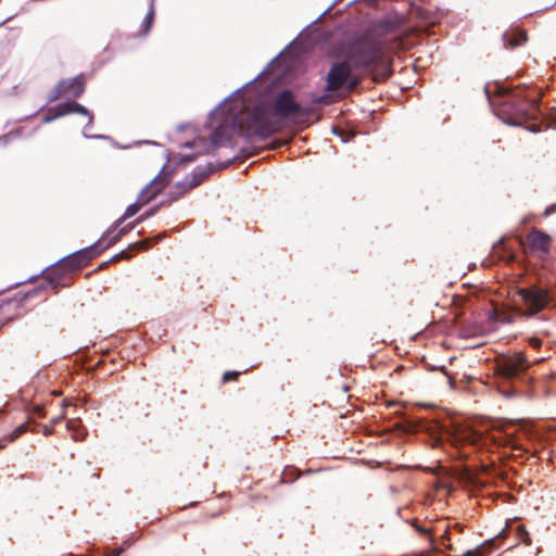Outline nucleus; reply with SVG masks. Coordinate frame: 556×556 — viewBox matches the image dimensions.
<instances>
[{
  "label": "nucleus",
  "instance_id": "obj_33",
  "mask_svg": "<svg viewBox=\"0 0 556 556\" xmlns=\"http://www.w3.org/2000/svg\"><path fill=\"white\" fill-rule=\"evenodd\" d=\"M56 118H59V117L56 116V113H55V112H52V111H51V108H50V109H49V111H48V113L43 116L42 122H43L45 124H48V123L53 122V121H54V119H56Z\"/></svg>",
  "mask_w": 556,
  "mask_h": 556
},
{
  "label": "nucleus",
  "instance_id": "obj_2",
  "mask_svg": "<svg viewBox=\"0 0 556 556\" xmlns=\"http://www.w3.org/2000/svg\"><path fill=\"white\" fill-rule=\"evenodd\" d=\"M400 427L406 433L426 432L433 440L434 444H442L444 441H447L455 447L466 444L481 447L490 442L496 446L519 448L515 443V438L503 431L483 435L469 427H463L454 422L446 425L444 421L437 419H413L408 417H403Z\"/></svg>",
  "mask_w": 556,
  "mask_h": 556
},
{
  "label": "nucleus",
  "instance_id": "obj_48",
  "mask_svg": "<svg viewBox=\"0 0 556 556\" xmlns=\"http://www.w3.org/2000/svg\"><path fill=\"white\" fill-rule=\"evenodd\" d=\"M447 534H448V533H447V531L445 530V531H444V534L442 535V538H443L444 540H445V539H447Z\"/></svg>",
  "mask_w": 556,
  "mask_h": 556
},
{
  "label": "nucleus",
  "instance_id": "obj_18",
  "mask_svg": "<svg viewBox=\"0 0 556 556\" xmlns=\"http://www.w3.org/2000/svg\"><path fill=\"white\" fill-rule=\"evenodd\" d=\"M200 142L203 144V149L201 151H199L198 153L184 155L179 161L180 164L194 162L197 156L200 154H214L215 150L217 149V148H208V144L211 143V141L208 142L205 138H200Z\"/></svg>",
  "mask_w": 556,
  "mask_h": 556
},
{
  "label": "nucleus",
  "instance_id": "obj_26",
  "mask_svg": "<svg viewBox=\"0 0 556 556\" xmlns=\"http://www.w3.org/2000/svg\"><path fill=\"white\" fill-rule=\"evenodd\" d=\"M140 223H137V219L134 222V223H129L127 224L126 226L124 227H118L116 229V232H117V236H119V238H122L123 236H125L126 233H128L130 230H132L137 225H139Z\"/></svg>",
  "mask_w": 556,
  "mask_h": 556
},
{
  "label": "nucleus",
  "instance_id": "obj_31",
  "mask_svg": "<svg viewBox=\"0 0 556 556\" xmlns=\"http://www.w3.org/2000/svg\"><path fill=\"white\" fill-rule=\"evenodd\" d=\"M262 75H263V72H260V73L257 74V76H256L254 79H252V80L248 81V83H247V84H244L242 87H240V88H238L237 90H235V91H233L229 97L225 98V99H224V101H223L222 103H223V104H224V103H226V102L228 101V99H229V98H231L232 96H235V94L239 93L243 88H245L247 86H249V85H251L252 83H254V81H255L258 77H261Z\"/></svg>",
  "mask_w": 556,
  "mask_h": 556
},
{
  "label": "nucleus",
  "instance_id": "obj_19",
  "mask_svg": "<svg viewBox=\"0 0 556 556\" xmlns=\"http://www.w3.org/2000/svg\"><path fill=\"white\" fill-rule=\"evenodd\" d=\"M66 428L72 432V437L75 441L84 440L87 434L86 429L80 425L78 420L75 419H70L66 424Z\"/></svg>",
  "mask_w": 556,
  "mask_h": 556
},
{
  "label": "nucleus",
  "instance_id": "obj_38",
  "mask_svg": "<svg viewBox=\"0 0 556 556\" xmlns=\"http://www.w3.org/2000/svg\"><path fill=\"white\" fill-rule=\"evenodd\" d=\"M127 257H128L127 253H126L125 251H122V252H119V253L115 254V255L112 257V260H113V261H116V260H119V258H127Z\"/></svg>",
  "mask_w": 556,
  "mask_h": 556
},
{
  "label": "nucleus",
  "instance_id": "obj_9",
  "mask_svg": "<svg viewBox=\"0 0 556 556\" xmlns=\"http://www.w3.org/2000/svg\"><path fill=\"white\" fill-rule=\"evenodd\" d=\"M528 367L529 364L521 354L504 356L496 364V374L505 380H513L519 378Z\"/></svg>",
  "mask_w": 556,
  "mask_h": 556
},
{
  "label": "nucleus",
  "instance_id": "obj_41",
  "mask_svg": "<svg viewBox=\"0 0 556 556\" xmlns=\"http://www.w3.org/2000/svg\"><path fill=\"white\" fill-rule=\"evenodd\" d=\"M333 5H334V3L330 4L327 9H325V11H324L321 14H319V16H318L315 21H318V20H319V18H321L325 14H327V13L331 10V8H332Z\"/></svg>",
  "mask_w": 556,
  "mask_h": 556
},
{
  "label": "nucleus",
  "instance_id": "obj_21",
  "mask_svg": "<svg viewBox=\"0 0 556 556\" xmlns=\"http://www.w3.org/2000/svg\"><path fill=\"white\" fill-rule=\"evenodd\" d=\"M72 113H77V114L87 116L88 117V126H93L92 113L87 108L81 105L80 103H78L76 101H72Z\"/></svg>",
  "mask_w": 556,
  "mask_h": 556
},
{
  "label": "nucleus",
  "instance_id": "obj_36",
  "mask_svg": "<svg viewBox=\"0 0 556 556\" xmlns=\"http://www.w3.org/2000/svg\"><path fill=\"white\" fill-rule=\"evenodd\" d=\"M413 527H414V528H415V530H416L417 532H419L420 534H429V533H430L428 529H426V528H424V527H421V526H419V525H417V523H413Z\"/></svg>",
  "mask_w": 556,
  "mask_h": 556
},
{
  "label": "nucleus",
  "instance_id": "obj_50",
  "mask_svg": "<svg viewBox=\"0 0 556 556\" xmlns=\"http://www.w3.org/2000/svg\"><path fill=\"white\" fill-rule=\"evenodd\" d=\"M148 143H151V144H156L155 141H147Z\"/></svg>",
  "mask_w": 556,
  "mask_h": 556
},
{
  "label": "nucleus",
  "instance_id": "obj_37",
  "mask_svg": "<svg viewBox=\"0 0 556 556\" xmlns=\"http://www.w3.org/2000/svg\"><path fill=\"white\" fill-rule=\"evenodd\" d=\"M200 146L203 148V144L200 142V139L198 141H187L186 143H184L185 148H192V147H200Z\"/></svg>",
  "mask_w": 556,
  "mask_h": 556
},
{
  "label": "nucleus",
  "instance_id": "obj_32",
  "mask_svg": "<svg viewBox=\"0 0 556 556\" xmlns=\"http://www.w3.org/2000/svg\"><path fill=\"white\" fill-rule=\"evenodd\" d=\"M240 375L239 371H226L223 375V382H228L230 380H235Z\"/></svg>",
  "mask_w": 556,
  "mask_h": 556
},
{
  "label": "nucleus",
  "instance_id": "obj_40",
  "mask_svg": "<svg viewBox=\"0 0 556 556\" xmlns=\"http://www.w3.org/2000/svg\"><path fill=\"white\" fill-rule=\"evenodd\" d=\"M34 413H36L39 417H43L45 416L42 408L39 407V406H35L34 407Z\"/></svg>",
  "mask_w": 556,
  "mask_h": 556
},
{
  "label": "nucleus",
  "instance_id": "obj_8",
  "mask_svg": "<svg viewBox=\"0 0 556 556\" xmlns=\"http://www.w3.org/2000/svg\"><path fill=\"white\" fill-rule=\"evenodd\" d=\"M98 249H102L101 241L75 251L59 260L60 265H65L71 273L78 270L86 266L93 257L98 255Z\"/></svg>",
  "mask_w": 556,
  "mask_h": 556
},
{
  "label": "nucleus",
  "instance_id": "obj_35",
  "mask_svg": "<svg viewBox=\"0 0 556 556\" xmlns=\"http://www.w3.org/2000/svg\"><path fill=\"white\" fill-rule=\"evenodd\" d=\"M556 213V202L547 205L544 210V216H551Z\"/></svg>",
  "mask_w": 556,
  "mask_h": 556
},
{
  "label": "nucleus",
  "instance_id": "obj_43",
  "mask_svg": "<svg viewBox=\"0 0 556 556\" xmlns=\"http://www.w3.org/2000/svg\"><path fill=\"white\" fill-rule=\"evenodd\" d=\"M187 126H188L187 124H179V125L177 126V131H178V132H182V131H185V130H186V128H187Z\"/></svg>",
  "mask_w": 556,
  "mask_h": 556
},
{
  "label": "nucleus",
  "instance_id": "obj_6",
  "mask_svg": "<svg viewBox=\"0 0 556 556\" xmlns=\"http://www.w3.org/2000/svg\"><path fill=\"white\" fill-rule=\"evenodd\" d=\"M552 301L547 289L532 285L519 288L516 292L515 303L527 316H534L543 311Z\"/></svg>",
  "mask_w": 556,
  "mask_h": 556
},
{
  "label": "nucleus",
  "instance_id": "obj_39",
  "mask_svg": "<svg viewBox=\"0 0 556 556\" xmlns=\"http://www.w3.org/2000/svg\"><path fill=\"white\" fill-rule=\"evenodd\" d=\"M125 551V548L123 546L116 548L115 551H113V553L109 556H119L123 552Z\"/></svg>",
  "mask_w": 556,
  "mask_h": 556
},
{
  "label": "nucleus",
  "instance_id": "obj_42",
  "mask_svg": "<svg viewBox=\"0 0 556 556\" xmlns=\"http://www.w3.org/2000/svg\"><path fill=\"white\" fill-rule=\"evenodd\" d=\"M52 432H53V430H52V428H51V427H49V426H45V427H43V434H45V435H47V437H48V435L52 434Z\"/></svg>",
  "mask_w": 556,
  "mask_h": 556
},
{
  "label": "nucleus",
  "instance_id": "obj_1",
  "mask_svg": "<svg viewBox=\"0 0 556 556\" xmlns=\"http://www.w3.org/2000/svg\"><path fill=\"white\" fill-rule=\"evenodd\" d=\"M384 51L386 41L380 38L355 40L346 56L331 65L325 90L343 93L354 90L362 81L361 72H371L384 64Z\"/></svg>",
  "mask_w": 556,
  "mask_h": 556
},
{
  "label": "nucleus",
  "instance_id": "obj_27",
  "mask_svg": "<svg viewBox=\"0 0 556 556\" xmlns=\"http://www.w3.org/2000/svg\"><path fill=\"white\" fill-rule=\"evenodd\" d=\"M92 126H88V124L85 126L84 130H83V136L87 139H105V140H109L111 139V137L106 136V135H89L87 131L88 129H90Z\"/></svg>",
  "mask_w": 556,
  "mask_h": 556
},
{
  "label": "nucleus",
  "instance_id": "obj_17",
  "mask_svg": "<svg viewBox=\"0 0 556 556\" xmlns=\"http://www.w3.org/2000/svg\"><path fill=\"white\" fill-rule=\"evenodd\" d=\"M154 1L150 0L149 10L147 14L144 15L141 25H140V34L143 36H147L152 27L154 16H155V8H154Z\"/></svg>",
  "mask_w": 556,
  "mask_h": 556
},
{
  "label": "nucleus",
  "instance_id": "obj_52",
  "mask_svg": "<svg viewBox=\"0 0 556 556\" xmlns=\"http://www.w3.org/2000/svg\"><path fill=\"white\" fill-rule=\"evenodd\" d=\"M29 116H24V118H21L20 121H24V119H27Z\"/></svg>",
  "mask_w": 556,
  "mask_h": 556
},
{
  "label": "nucleus",
  "instance_id": "obj_11",
  "mask_svg": "<svg viewBox=\"0 0 556 556\" xmlns=\"http://www.w3.org/2000/svg\"><path fill=\"white\" fill-rule=\"evenodd\" d=\"M276 116L288 118L301 111V105L294 100L293 93L289 89L280 91L273 105Z\"/></svg>",
  "mask_w": 556,
  "mask_h": 556
},
{
  "label": "nucleus",
  "instance_id": "obj_4",
  "mask_svg": "<svg viewBox=\"0 0 556 556\" xmlns=\"http://www.w3.org/2000/svg\"><path fill=\"white\" fill-rule=\"evenodd\" d=\"M528 86L522 89L504 90L492 99L489 89L484 92L494 114L505 124L522 126L528 121L535 119L540 114V91H531Z\"/></svg>",
  "mask_w": 556,
  "mask_h": 556
},
{
  "label": "nucleus",
  "instance_id": "obj_13",
  "mask_svg": "<svg viewBox=\"0 0 556 556\" xmlns=\"http://www.w3.org/2000/svg\"><path fill=\"white\" fill-rule=\"evenodd\" d=\"M60 81L70 83V85L64 86L63 91L65 96L73 99L79 98L85 91V77L83 74L73 78L61 79Z\"/></svg>",
  "mask_w": 556,
  "mask_h": 556
},
{
  "label": "nucleus",
  "instance_id": "obj_28",
  "mask_svg": "<svg viewBox=\"0 0 556 556\" xmlns=\"http://www.w3.org/2000/svg\"><path fill=\"white\" fill-rule=\"evenodd\" d=\"M159 208H160V205L151 207L143 215H141L137 218V223H141V222L146 220L147 218L154 216L157 213Z\"/></svg>",
  "mask_w": 556,
  "mask_h": 556
},
{
  "label": "nucleus",
  "instance_id": "obj_5",
  "mask_svg": "<svg viewBox=\"0 0 556 556\" xmlns=\"http://www.w3.org/2000/svg\"><path fill=\"white\" fill-rule=\"evenodd\" d=\"M231 163L232 160H228L226 162L218 163L217 165L210 162L204 168L198 166L190 175H187L182 180L177 181L174 185V187L167 192L168 200L177 201L185 193L202 184L211 174L228 167Z\"/></svg>",
  "mask_w": 556,
  "mask_h": 556
},
{
  "label": "nucleus",
  "instance_id": "obj_51",
  "mask_svg": "<svg viewBox=\"0 0 556 556\" xmlns=\"http://www.w3.org/2000/svg\"><path fill=\"white\" fill-rule=\"evenodd\" d=\"M280 54H278L276 58L271 59V63L275 62V60L279 56Z\"/></svg>",
  "mask_w": 556,
  "mask_h": 556
},
{
  "label": "nucleus",
  "instance_id": "obj_20",
  "mask_svg": "<svg viewBox=\"0 0 556 556\" xmlns=\"http://www.w3.org/2000/svg\"><path fill=\"white\" fill-rule=\"evenodd\" d=\"M26 431H27L26 424H21L20 426H17L12 432H10L9 434H7L0 439V450L5 447L9 442H13L14 440H16L20 435H22Z\"/></svg>",
  "mask_w": 556,
  "mask_h": 556
},
{
  "label": "nucleus",
  "instance_id": "obj_24",
  "mask_svg": "<svg viewBox=\"0 0 556 556\" xmlns=\"http://www.w3.org/2000/svg\"><path fill=\"white\" fill-rule=\"evenodd\" d=\"M119 236H117L116 229L109 236L103 238V235L98 241H101L102 249H98V254L103 251L104 249L115 244L119 240Z\"/></svg>",
  "mask_w": 556,
  "mask_h": 556
},
{
  "label": "nucleus",
  "instance_id": "obj_22",
  "mask_svg": "<svg viewBox=\"0 0 556 556\" xmlns=\"http://www.w3.org/2000/svg\"><path fill=\"white\" fill-rule=\"evenodd\" d=\"M65 85H70V83L59 81L55 85V87L50 91V93L48 96L47 104L56 101L62 96H65V93L63 91V88H64Z\"/></svg>",
  "mask_w": 556,
  "mask_h": 556
},
{
  "label": "nucleus",
  "instance_id": "obj_7",
  "mask_svg": "<svg viewBox=\"0 0 556 556\" xmlns=\"http://www.w3.org/2000/svg\"><path fill=\"white\" fill-rule=\"evenodd\" d=\"M70 274H71L70 269H67V267H65V265H60L59 261H56L55 263L47 266L46 268H43L40 271L39 276L42 277V281L40 282V285H38V287L34 291L29 292L28 295H36L40 291H43L48 288L58 289L60 287L65 286L66 285L65 279L68 277ZM36 277H38V275L30 276L27 279V281H30V280L35 279ZM25 282H26V280L16 282L13 287L21 286Z\"/></svg>",
  "mask_w": 556,
  "mask_h": 556
},
{
  "label": "nucleus",
  "instance_id": "obj_15",
  "mask_svg": "<svg viewBox=\"0 0 556 556\" xmlns=\"http://www.w3.org/2000/svg\"><path fill=\"white\" fill-rule=\"evenodd\" d=\"M400 23L394 18H382L375 25V31L379 36H384L396 31Z\"/></svg>",
  "mask_w": 556,
  "mask_h": 556
},
{
  "label": "nucleus",
  "instance_id": "obj_34",
  "mask_svg": "<svg viewBox=\"0 0 556 556\" xmlns=\"http://www.w3.org/2000/svg\"><path fill=\"white\" fill-rule=\"evenodd\" d=\"M332 132L334 135H337L338 137H340L342 142H348L350 140V138L352 137V135L345 136L342 130H340V129H338L336 127H333Z\"/></svg>",
  "mask_w": 556,
  "mask_h": 556
},
{
  "label": "nucleus",
  "instance_id": "obj_3",
  "mask_svg": "<svg viewBox=\"0 0 556 556\" xmlns=\"http://www.w3.org/2000/svg\"><path fill=\"white\" fill-rule=\"evenodd\" d=\"M222 106L223 103L210 112V119L218 121V124L211 136L208 148L232 147L235 132L247 140L253 138L266 140L281 128V123L276 115L264 109L256 108L244 125L236 113L225 114Z\"/></svg>",
  "mask_w": 556,
  "mask_h": 556
},
{
  "label": "nucleus",
  "instance_id": "obj_16",
  "mask_svg": "<svg viewBox=\"0 0 556 556\" xmlns=\"http://www.w3.org/2000/svg\"><path fill=\"white\" fill-rule=\"evenodd\" d=\"M527 40V35L521 30H514L511 33H505L503 35V41L505 47L515 48L521 46Z\"/></svg>",
  "mask_w": 556,
  "mask_h": 556
},
{
  "label": "nucleus",
  "instance_id": "obj_46",
  "mask_svg": "<svg viewBox=\"0 0 556 556\" xmlns=\"http://www.w3.org/2000/svg\"><path fill=\"white\" fill-rule=\"evenodd\" d=\"M528 129H529L531 132H535V131H538V127H536V126H534V125H532V126L528 127Z\"/></svg>",
  "mask_w": 556,
  "mask_h": 556
},
{
  "label": "nucleus",
  "instance_id": "obj_12",
  "mask_svg": "<svg viewBox=\"0 0 556 556\" xmlns=\"http://www.w3.org/2000/svg\"><path fill=\"white\" fill-rule=\"evenodd\" d=\"M528 240L533 251L542 253L548 252L551 245V237L547 233L541 230L533 229L529 233Z\"/></svg>",
  "mask_w": 556,
  "mask_h": 556
},
{
  "label": "nucleus",
  "instance_id": "obj_14",
  "mask_svg": "<svg viewBox=\"0 0 556 556\" xmlns=\"http://www.w3.org/2000/svg\"><path fill=\"white\" fill-rule=\"evenodd\" d=\"M139 208H140L139 201H136V202L129 204L126 207L124 214L119 218H117L106 231L103 232V238L109 237L115 229H117L119 226H122V224L125 220L135 216L139 212Z\"/></svg>",
  "mask_w": 556,
  "mask_h": 556
},
{
  "label": "nucleus",
  "instance_id": "obj_29",
  "mask_svg": "<svg viewBox=\"0 0 556 556\" xmlns=\"http://www.w3.org/2000/svg\"><path fill=\"white\" fill-rule=\"evenodd\" d=\"M262 75H263V72H260V73L257 74V76H256L254 79H252V80L248 81V83H247V84H244L242 87H240V88H238L237 90H235V91H233L229 97L225 98V99H224V101H223L222 103H223V104H224V103H226V102L228 101V99H229V98H231L232 96H235V94L239 93L243 88H245L247 86H249V85H251L252 83H254V81H255L258 77H261Z\"/></svg>",
  "mask_w": 556,
  "mask_h": 556
},
{
  "label": "nucleus",
  "instance_id": "obj_47",
  "mask_svg": "<svg viewBox=\"0 0 556 556\" xmlns=\"http://www.w3.org/2000/svg\"><path fill=\"white\" fill-rule=\"evenodd\" d=\"M531 342H532V344H533V345H535V346L540 344V341H539V339H536V338L531 339Z\"/></svg>",
  "mask_w": 556,
  "mask_h": 556
},
{
  "label": "nucleus",
  "instance_id": "obj_30",
  "mask_svg": "<svg viewBox=\"0 0 556 556\" xmlns=\"http://www.w3.org/2000/svg\"><path fill=\"white\" fill-rule=\"evenodd\" d=\"M262 75H263V72H260V73L257 74V76H256L254 79H252V80L248 81V83H247V84H244L242 87H240V88H238L237 90H235V91H233L229 97L225 98V99H224V101H223L222 103H223V104H224V103H226V102L228 101V99H229V98H231L232 96H235V94L239 93L243 88H245L247 86H249V85H251L252 83H254V81H255L258 77H261Z\"/></svg>",
  "mask_w": 556,
  "mask_h": 556
},
{
  "label": "nucleus",
  "instance_id": "obj_49",
  "mask_svg": "<svg viewBox=\"0 0 556 556\" xmlns=\"http://www.w3.org/2000/svg\"><path fill=\"white\" fill-rule=\"evenodd\" d=\"M327 97H328V96H326V94H325V96H321V97L319 98V101H324Z\"/></svg>",
  "mask_w": 556,
  "mask_h": 556
},
{
  "label": "nucleus",
  "instance_id": "obj_23",
  "mask_svg": "<svg viewBox=\"0 0 556 556\" xmlns=\"http://www.w3.org/2000/svg\"><path fill=\"white\" fill-rule=\"evenodd\" d=\"M52 112L56 113V116L63 117L72 113V101H65L51 108Z\"/></svg>",
  "mask_w": 556,
  "mask_h": 556
},
{
  "label": "nucleus",
  "instance_id": "obj_10",
  "mask_svg": "<svg viewBox=\"0 0 556 556\" xmlns=\"http://www.w3.org/2000/svg\"><path fill=\"white\" fill-rule=\"evenodd\" d=\"M166 165H163L161 172L148 184L144 188L139 192L137 197V201L142 204L149 203L154 200L159 193L163 191L164 188L170 181V173H165L164 170Z\"/></svg>",
  "mask_w": 556,
  "mask_h": 556
},
{
  "label": "nucleus",
  "instance_id": "obj_44",
  "mask_svg": "<svg viewBox=\"0 0 556 556\" xmlns=\"http://www.w3.org/2000/svg\"><path fill=\"white\" fill-rule=\"evenodd\" d=\"M503 394H504L505 396H507V397H510V396H513V395L515 394V392H514V391H507V392H506V391H504V392H503Z\"/></svg>",
  "mask_w": 556,
  "mask_h": 556
},
{
  "label": "nucleus",
  "instance_id": "obj_45",
  "mask_svg": "<svg viewBox=\"0 0 556 556\" xmlns=\"http://www.w3.org/2000/svg\"><path fill=\"white\" fill-rule=\"evenodd\" d=\"M64 416H59V417H55L52 419V424L55 425L58 424Z\"/></svg>",
  "mask_w": 556,
  "mask_h": 556
},
{
  "label": "nucleus",
  "instance_id": "obj_25",
  "mask_svg": "<svg viewBox=\"0 0 556 556\" xmlns=\"http://www.w3.org/2000/svg\"><path fill=\"white\" fill-rule=\"evenodd\" d=\"M22 136V129L11 130L5 135L0 136V144L7 146L12 142L14 139H17Z\"/></svg>",
  "mask_w": 556,
  "mask_h": 556
}]
</instances>
